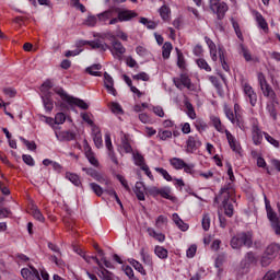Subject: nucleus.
<instances>
[{
    "label": "nucleus",
    "mask_w": 280,
    "mask_h": 280,
    "mask_svg": "<svg viewBox=\"0 0 280 280\" xmlns=\"http://www.w3.org/2000/svg\"><path fill=\"white\" fill-rule=\"evenodd\" d=\"M230 246L236 250H240L242 246L250 248L253 246V232L247 231L237 233L231 238Z\"/></svg>",
    "instance_id": "1"
},
{
    "label": "nucleus",
    "mask_w": 280,
    "mask_h": 280,
    "mask_svg": "<svg viewBox=\"0 0 280 280\" xmlns=\"http://www.w3.org/2000/svg\"><path fill=\"white\" fill-rule=\"evenodd\" d=\"M54 92L61 97L63 102H67L70 106H78L82 110H89V104L84 102L82 98L73 97L66 93V91L62 88H55Z\"/></svg>",
    "instance_id": "2"
},
{
    "label": "nucleus",
    "mask_w": 280,
    "mask_h": 280,
    "mask_svg": "<svg viewBox=\"0 0 280 280\" xmlns=\"http://www.w3.org/2000/svg\"><path fill=\"white\" fill-rule=\"evenodd\" d=\"M237 110H240V105L235 104L234 105V113L233 114V109L229 108V106H224V113L228 117V119L231 120V124H234V126H237L238 128H243L244 127V119L242 118V115H240L237 113Z\"/></svg>",
    "instance_id": "3"
},
{
    "label": "nucleus",
    "mask_w": 280,
    "mask_h": 280,
    "mask_svg": "<svg viewBox=\"0 0 280 280\" xmlns=\"http://www.w3.org/2000/svg\"><path fill=\"white\" fill-rule=\"evenodd\" d=\"M258 82L265 97H269V100H272V102H275V100H277V93H275V90H272V86L268 84V81L266 80V75H264V73L261 72L258 73Z\"/></svg>",
    "instance_id": "4"
},
{
    "label": "nucleus",
    "mask_w": 280,
    "mask_h": 280,
    "mask_svg": "<svg viewBox=\"0 0 280 280\" xmlns=\"http://www.w3.org/2000/svg\"><path fill=\"white\" fill-rule=\"evenodd\" d=\"M210 1V10L214 12L219 19V21H222L224 19L226 12L229 11V5L226 3L222 2L220 3V0H209Z\"/></svg>",
    "instance_id": "5"
},
{
    "label": "nucleus",
    "mask_w": 280,
    "mask_h": 280,
    "mask_svg": "<svg viewBox=\"0 0 280 280\" xmlns=\"http://www.w3.org/2000/svg\"><path fill=\"white\" fill-rule=\"evenodd\" d=\"M230 189H231L230 186L223 187V188H221L220 194L221 195L226 194L222 201L224 213H225V215H228V218H233L234 209H233L232 203H229V199L231 198Z\"/></svg>",
    "instance_id": "6"
},
{
    "label": "nucleus",
    "mask_w": 280,
    "mask_h": 280,
    "mask_svg": "<svg viewBox=\"0 0 280 280\" xmlns=\"http://www.w3.org/2000/svg\"><path fill=\"white\" fill-rule=\"evenodd\" d=\"M84 45H90L92 49H100L101 51H107L108 49H110V46H108L106 43L100 39H96L93 42H89V40L77 42V47H84Z\"/></svg>",
    "instance_id": "7"
},
{
    "label": "nucleus",
    "mask_w": 280,
    "mask_h": 280,
    "mask_svg": "<svg viewBox=\"0 0 280 280\" xmlns=\"http://www.w3.org/2000/svg\"><path fill=\"white\" fill-rule=\"evenodd\" d=\"M267 218L271 222V229L278 237H280V221L277 217V212L272 208L267 210Z\"/></svg>",
    "instance_id": "8"
},
{
    "label": "nucleus",
    "mask_w": 280,
    "mask_h": 280,
    "mask_svg": "<svg viewBox=\"0 0 280 280\" xmlns=\"http://www.w3.org/2000/svg\"><path fill=\"white\" fill-rule=\"evenodd\" d=\"M200 145H202V142H200L198 136H189L186 141V152H188V154H194Z\"/></svg>",
    "instance_id": "9"
},
{
    "label": "nucleus",
    "mask_w": 280,
    "mask_h": 280,
    "mask_svg": "<svg viewBox=\"0 0 280 280\" xmlns=\"http://www.w3.org/2000/svg\"><path fill=\"white\" fill-rule=\"evenodd\" d=\"M252 141L254 145H261V142L264 141V131H261L257 124L252 126Z\"/></svg>",
    "instance_id": "10"
},
{
    "label": "nucleus",
    "mask_w": 280,
    "mask_h": 280,
    "mask_svg": "<svg viewBox=\"0 0 280 280\" xmlns=\"http://www.w3.org/2000/svg\"><path fill=\"white\" fill-rule=\"evenodd\" d=\"M243 91L246 97L248 98L250 106H257V93H255L253 86H250V84L248 83H244Z\"/></svg>",
    "instance_id": "11"
},
{
    "label": "nucleus",
    "mask_w": 280,
    "mask_h": 280,
    "mask_svg": "<svg viewBox=\"0 0 280 280\" xmlns=\"http://www.w3.org/2000/svg\"><path fill=\"white\" fill-rule=\"evenodd\" d=\"M116 12L119 16L120 23H124L125 21H132V19H137L138 16L137 12L132 10L116 9Z\"/></svg>",
    "instance_id": "12"
},
{
    "label": "nucleus",
    "mask_w": 280,
    "mask_h": 280,
    "mask_svg": "<svg viewBox=\"0 0 280 280\" xmlns=\"http://www.w3.org/2000/svg\"><path fill=\"white\" fill-rule=\"evenodd\" d=\"M108 49L112 51L114 50L116 52V56H118V58H121V56L126 54V47H124L121 42H119L115 36H112V47L109 46Z\"/></svg>",
    "instance_id": "13"
},
{
    "label": "nucleus",
    "mask_w": 280,
    "mask_h": 280,
    "mask_svg": "<svg viewBox=\"0 0 280 280\" xmlns=\"http://www.w3.org/2000/svg\"><path fill=\"white\" fill-rule=\"evenodd\" d=\"M104 86L105 89H107V92L110 93V95L117 97V90H115V81L113 80V77L108 74V72L104 73Z\"/></svg>",
    "instance_id": "14"
},
{
    "label": "nucleus",
    "mask_w": 280,
    "mask_h": 280,
    "mask_svg": "<svg viewBox=\"0 0 280 280\" xmlns=\"http://www.w3.org/2000/svg\"><path fill=\"white\" fill-rule=\"evenodd\" d=\"M147 190H148V187H145V184H143V182L136 183L133 192L136 194L138 200H145Z\"/></svg>",
    "instance_id": "15"
},
{
    "label": "nucleus",
    "mask_w": 280,
    "mask_h": 280,
    "mask_svg": "<svg viewBox=\"0 0 280 280\" xmlns=\"http://www.w3.org/2000/svg\"><path fill=\"white\" fill-rule=\"evenodd\" d=\"M44 108L47 113H51L54 110V100L51 98V93L47 92V94L42 95Z\"/></svg>",
    "instance_id": "16"
},
{
    "label": "nucleus",
    "mask_w": 280,
    "mask_h": 280,
    "mask_svg": "<svg viewBox=\"0 0 280 280\" xmlns=\"http://www.w3.org/2000/svg\"><path fill=\"white\" fill-rule=\"evenodd\" d=\"M280 246L277 243L270 244L265 252V255L270 257V259H275L277 255H279Z\"/></svg>",
    "instance_id": "17"
},
{
    "label": "nucleus",
    "mask_w": 280,
    "mask_h": 280,
    "mask_svg": "<svg viewBox=\"0 0 280 280\" xmlns=\"http://www.w3.org/2000/svg\"><path fill=\"white\" fill-rule=\"evenodd\" d=\"M102 69V65L100 63H94L91 67H88L85 69L86 73L90 75L102 78V72L100 71Z\"/></svg>",
    "instance_id": "18"
},
{
    "label": "nucleus",
    "mask_w": 280,
    "mask_h": 280,
    "mask_svg": "<svg viewBox=\"0 0 280 280\" xmlns=\"http://www.w3.org/2000/svg\"><path fill=\"white\" fill-rule=\"evenodd\" d=\"M66 178L72 183L75 187H80L82 185V180L80 179V176L75 173H66Z\"/></svg>",
    "instance_id": "19"
},
{
    "label": "nucleus",
    "mask_w": 280,
    "mask_h": 280,
    "mask_svg": "<svg viewBox=\"0 0 280 280\" xmlns=\"http://www.w3.org/2000/svg\"><path fill=\"white\" fill-rule=\"evenodd\" d=\"M147 233L150 235V237H153V240H156L158 242H165V234L158 233L154 229L148 228Z\"/></svg>",
    "instance_id": "20"
},
{
    "label": "nucleus",
    "mask_w": 280,
    "mask_h": 280,
    "mask_svg": "<svg viewBox=\"0 0 280 280\" xmlns=\"http://www.w3.org/2000/svg\"><path fill=\"white\" fill-rule=\"evenodd\" d=\"M97 276L102 280H115V275L104 267L101 268V271L97 273Z\"/></svg>",
    "instance_id": "21"
},
{
    "label": "nucleus",
    "mask_w": 280,
    "mask_h": 280,
    "mask_svg": "<svg viewBox=\"0 0 280 280\" xmlns=\"http://www.w3.org/2000/svg\"><path fill=\"white\" fill-rule=\"evenodd\" d=\"M121 145L126 154H132V145H130V140H128V135L121 137Z\"/></svg>",
    "instance_id": "22"
},
{
    "label": "nucleus",
    "mask_w": 280,
    "mask_h": 280,
    "mask_svg": "<svg viewBox=\"0 0 280 280\" xmlns=\"http://www.w3.org/2000/svg\"><path fill=\"white\" fill-rule=\"evenodd\" d=\"M114 14H115V10L108 9L102 13H98L97 19L98 21L106 22L108 21V19H113Z\"/></svg>",
    "instance_id": "23"
},
{
    "label": "nucleus",
    "mask_w": 280,
    "mask_h": 280,
    "mask_svg": "<svg viewBox=\"0 0 280 280\" xmlns=\"http://www.w3.org/2000/svg\"><path fill=\"white\" fill-rule=\"evenodd\" d=\"M31 214L35 220H38V222H45V217L43 215L37 206L31 207Z\"/></svg>",
    "instance_id": "24"
},
{
    "label": "nucleus",
    "mask_w": 280,
    "mask_h": 280,
    "mask_svg": "<svg viewBox=\"0 0 280 280\" xmlns=\"http://www.w3.org/2000/svg\"><path fill=\"white\" fill-rule=\"evenodd\" d=\"M172 43L170 42H165L163 47H162V57L164 58V60H167L172 54Z\"/></svg>",
    "instance_id": "25"
},
{
    "label": "nucleus",
    "mask_w": 280,
    "mask_h": 280,
    "mask_svg": "<svg viewBox=\"0 0 280 280\" xmlns=\"http://www.w3.org/2000/svg\"><path fill=\"white\" fill-rule=\"evenodd\" d=\"M177 52V67L179 69L185 70L187 68V62L185 61V56L183 55V51L180 49L176 48Z\"/></svg>",
    "instance_id": "26"
},
{
    "label": "nucleus",
    "mask_w": 280,
    "mask_h": 280,
    "mask_svg": "<svg viewBox=\"0 0 280 280\" xmlns=\"http://www.w3.org/2000/svg\"><path fill=\"white\" fill-rule=\"evenodd\" d=\"M256 262H257V257H255V253L248 252L245 255V258L243 260V264H244L245 268L250 266V264H256Z\"/></svg>",
    "instance_id": "27"
},
{
    "label": "nucleus",
    "mask_w": 280,
    "mask_h": 280,
    "mask_svg": "<svg viewBox=\"0 0 280 280\" xmlns=\"http://www.w3.org/2000/svg\"><path fill=\"white\" fill-rule=\"evenodd\" d=\"M170 163L175 170H183L185 166V161L180 158H173L170 160Z\"/></svg>",
    "instance_id": "28"
},
{
    "label": "nucleus",
    "mask_w": 280,
    "mask_h": 280,
    "mask_svg": "<svg viewBox=\"0 0 280 280\" xmlns=\"http://www.w3.org/2000/svg\"><path fill=\"white\" fill-rule=\"evenodd\" d=\"M154 253L155 255L160 258V259H167V249L164 248L163 246H155L154 248Z\"/></svg>",
    "instance_id": "29"
},
{
    "label": "nucleus",
    "mask_w": 280,
    "mask_h": 280,
    "mask_svg": "<svg viewBox=\"0 0 280 280\" xmlns=\"http://www.w3.org/2000/svg\"><path fill=\"white\" fill-rule=\"evenodd\" d=\"M59 137H61V141H73V140H75V132H73V131H61L59 133Z\"/></svg>",
    "instance_id": "30"
},
{
    "label": "nucleus",
    "mask_w": 280,
    "mask_h": 280,
    "mask_svg": "<svg viewBox=\"0 0 280 280\" xmlns=\"http://www.w3.org/2000/svg\"><path fill=\"white\" fill-rule=\"evenodd\" d=\"M256 21L261 30L266 32L268 30V22H266V19H264V15L261 13L256 12Z\"/></svg>",
    "instance_id": "31"
},
{
    "label": "nucleus",
    "mask_w": 280,
    "mask_h": 280,
    "mask_svg": "<svg viewBox=\"0 0 280 280\" xmlns=\"http://www.w3.org/2000/svg\"><path fill=\"white\" fill-rule=\"evenodd\" d=\"M179 80L182 81L183 86L188 89V91H191V79H189V75H187V73H182Z\"/></svg>",
    "instance_id": "32"
},
{
    "label": "nucleus",
    "mask_w": 280,
    "mask_h": 280,
    "mask_svg": "<svg viewBox=\"0 0 280 280\" xmlns=\"http://www.w3.org/2000/svg\"><path fill=\"white\" fill-rule=\"evenodd\" d=\"M231 23L237 38H240V40H244V35L242 34V30L240 28V23H237V21H235V19L233 18L231 19Z\"/></svg>",
    "instance_id": "33"
},
{
    "label": "nucleus",
    "mask_w": 280,
    "mask_h": 280,
    "mask_svg": "<svg viewBox=\"0 0 280 280\" xmlns=\"http://www.w3.org/2000/svg\"><path fill=\"white\" fill-rule=\"evenodd\" d=\"M212 121V126L215 128L218 132H222L224 128L222 127V120H220V117L211 116L210 117Z\"/></svg>",
    "instance_id": "34"
},
{
    "label": "nucleus",
    "mask_w": 280,
    "mask_h": 280,
    "mask_svg": "<svg viewBox=\"0 0 280 280\" xmlns=\"http://www.w3.org/2000/svg\"><path fill=\"white\" fill-rule=\"evenodd\" d=\"M129 264H131V266L135 268V270L140 272V275H143V276L147 275L145 269L143 268V265H141V262H139L138 260L131 259L129 261Z\"/></svg>",
    "instance_id": "35"
},
{
    "label": "nucleus",
    "mask_w": 280,
    "mask_h": 280,
    "mask_svg": "<svg viewBox=\"0 0 280 280\" xmlns=\"http://www.w3.org/2000/svg\"><path fill=\"white\" fill-rule=\"evenodd\" d=\"M219 58L221 62V67L224 71H231L229 63H226V59L224 58V51L222 48H219Z\"/></svg>",
    "instance_id": "36"
},
{
    "label": "nucleus",
    "mask_w": 280,
    "mask_h": 280,
    "mask_svg": "<svg viewBox=\"0 0 280 280\" xmlns=\"http://www.w3.org/2000/svg\"><path fill=\"white\" fill-rule=\"evenodd\" d=\"M267 110L273 121H277V106L275 105V102L267 104Z\"/></svg>",
    "instance_id": "37"
},
{
    "label": "nucleus",
    "mask_w": 280,
    "mask_h": 280,
    "mask_svg": "<svg viewBox=\"0 0 280 280\" xmlns=\"http://www.w3.org/2000/svg\"><path fill=\"white\" fill-rule=\"evenodd\" d=\"M109 108L112 113H115L116 115H124V109L121 108V105H119V103L112 102L109 104Z\"/></svg>",
    "instance_id": "38"
},
{
    "label": "nucleus",
    "mask_w": 280,
    "mask_h": 280,
    "mask_svg": "<svg viewBox=\"0 0 280 280\" xmlns=\"http://www.w3.org/2000/svg\"><path fill=\"white\" fill-rule=\"evenodd\" d=\"M185 107L187 108V115L190 119H196V110L194 109V105L189 101L185 102Z\"/></svg>",
    "instance_id": "39"
},
{
    "label": "nucleus",
    "mask_w": 280,
    "mask_h": 280,
    "mask_svg": "<svg viewBox=\"0 0 280 280\" xmlns=\"http://www.w3.org/2000/svg\"><path fill=\"white\" fill-rule=\"evenodd\" d=\"M201 225L203 231H209V229H211V217H209V214H203Z\"/></svg>",
    "instance_id": "40"
},
{
    "label": "nucleus",
    "mask_w": 280,
    "mask_h": 280,
    "mask_svg": "<svg viewBox=\"0 0 280 280\" xmlns=\"http://www.w3.org/2000/svg\"><path fill=\"white\" fill-rule=\"evenodd\" d=\"M49 89H54V83L50 80H46L42 84V93H43V95H47V93H51V92H49Z\"/></svg>",
    "instance_id": "41"
},
{
    "label": "nucleus",
    "mask_w": 280,
    "mask_h": 280,
    "mask_svg": "<svg viewBox=\"0 0 280 280\" xmlns=\"http://www.w3.org/2000/svg\"><path fill=\"white\" fill-rule=\"evenodd\" d=\"M93 141L96 148H102L103 145V140H102V132L97 131L93 135Z\"/></svg>",
    "instance_id": "42"
},
{
    "label": "nucleus",
    "mask_w": 280,
    "mask_h": 280,
    "mask_svg": "<svg viewBox=\"0 0 280 280\" xmlns=\"http://www.w3.org/2000/svg\"><path fill=\"white\" fill-rule=\"evenodd\" d=\"M90 187L92 191H94L95 195L98 197H102V195L104 194V188H102V186L97 185L96 183H91Z\"/></svg>",
    "instance_id": "43"
},
{
    "label": "nucleus",
    "mask_w": 280,
    "mask_h": 280,
    "mask_svg": "<svg viewBox=\"0 0 280 280\" xmlns=\"http://www.w3.org/2000/svg\"><path fill=\"white\" fill-rule=\"evenodd\" d=\"M197 65L200 69H203L205 71H211V66H209L207 60H205L203 58L197 59Z\"/></svg>",
    "instance_id": "44"
},
{
    "label": "nucleus",
    "mask_w": 280,
    "mask_h": 280,
    "mask_svg": "<svg viewBox=\"0 0 280 280\" xmlns=\"http://www.w3.org/2000/svg\"><path fill=\"white\" fill-rule=\"evenodd\" d=\"M140 255H141L142 261L144 264H147L148 266H150V264H152V258L150 257V254L145 253V248H143V247L141 248Z\"/></svg>",
    "instance_id": "45"
},
{
    "label": "nucleus",
    "mask_w": 280,
    "mask_h": 280,
    "mask_svg": "<svg viewBox=\"0 0 280 280\" xmlns=\"http://www.w3.org/2000/svg\"><path fill=\"white\" fill-rule=\"evenodd\" d=\"M155 172H158V174H161L165 180L172 182V175H170V173L165 168L155 167Z\"/></svg>",
    "instance_id": "46"
},
{
    "label": "nucleus",
    "mask_w": 280,
    "mask_h": 280,
    "mask_svg": "<svg viewBox=\"0 0 280 280\" xmlns=\"http://www.w3.org/2000/svg\"><path fill=\"white\" fill-rule=\"evenodd\" d=\"M132 80H142V82H149L150 81V75L145 72H140L138 74L132 75Z\"/></svg>",
    "instance_id": "47"
},
{
    "label": "nucleus",
    "mask_w": 280,
    "mask_h": 280,
    "mask_svg": "<svg viewBox=\"0 0 280 280\" xmlns=\"http://www.w3.org/2000/svg\"><path fill=\"white\" fill-rule=\"evenodd\" d=\"M160 16L163 19V21H167L170 19V9L167 5L160 8Z\"/></svg>",
    "instance_id": "48"
},
{
    "label": "nucleus",
    "mask_w": 280,
    "mask_h": 280,
    "mask_svg": "<svg viewBox=\"0 0 280 280\" xmlns=\"http://www.w3.org/2000/svg\"><path fill=\"white\" fill-rule=\"evenodd\" d=\"M161 189L156 188V186H152L147 188V196H152L153 198H156V196H160Z\"/></svg>",
    "instance_id": "49"
},
{
    "label": "nucleus",
    "mask_w": 280,
    "mask_h": 280,
    "mask_svg": "<svg viewBox=\"0 0 280 280\" xmlns=\"http://www.w3.org/2000/svg\"><path fill=\"white\" fill-rule=\"evenodd\" d=\"M264 137L268 143L273 145V148H279L280 143L277 139L272 138V136H269L268 132H264Z\"/></svg>",
    "instance_id": "50"
},
{
    "label": "nucleus",
    "mask_w": 280,
    "mask_h": 280,
    "mask_svg": "<svg viewBox=\"0 0 280 280\" xmlns=\"http://www.w3.org/2000/svg\"><path fill=\"white\" fill-rule=\"evenodd\" d=\"M20 141L26 145L27 150H36V142L28 141L27 139L20 137Z\"/></svg>",
    "instance_id": "51"
},
{
    "label": "nucleus",
    "mask_w": 280,
    "mask_h": 280,
    "mask_svg": "<svg viewBox=\"0 0 280 280\" xmlns=\"http://www.w3.org/2000/svg\"><path fill=\"white\" fill-rule=\"evenodd\" d=\"M241 50L243 54V58H245L246 62H250L253 60V56L250 55V51L244 47L243 44H241Z\"/></svg>",
    "instance_id": "52"
},
{
    "label": "nucleus",
    "mask_w": 280,
    "mask_h": 280,
    "mask_svg": "<svg viewBox=\"0 0 280 280\" xmlns=\"http://www.w3.org/2000/svg\"><path fill=\"white\" fill-rule=\"evenodd\" d=\"M133 159L136 161V165L139 167H143V165H145V159L140 153L135 154Z\"/></svg>",
    "instance_id": "53"
},
{
    "label": "nucleus",
    "mask_w": 280,
    "mask_h": 280,
    "mask_svg": "<svg viewBox=\"0 0 280 280\" xmlns=\"http://www.w3.org/2000/svg\"><path fill=\"white\" fill-rule=\"evenodd\" d=\"M21 275H22L23 279H25V280H34V275H32V270H30L27 268H23L21 270Z\"/></svg>",
    "instance_id": "54"
},
{
    "label": "nucleus",
    "mask_w": 280,
    "mask_h": 280,
    "mask_svg": "<svg viewBox=\"0 0 280 280\" xmlns=\"http://www.w3.org/2000/svg\"><path fill=\"white\" fill-rule=\"evenodd\" d=\"M94 180H97V183H104L106 187H110V180L104 177V175L97 173L96 176L94 177Z\"/></svg>",
    "instance_id": "55"
},
{
    "label": "nucleus",
    "mask_w": 280,
    "mask_h": 280,
    "mask_svg": "<svg viewBox=\"0 0 280 280\" xmlns=\"http://www.w3.org/2000/svg\"><path fill=\"white\" fill-rule=\"evenodd\" d=\"M158 137H160L162 141H167V139H172V131L170 130L159 131Z\"/></svg>",
    "instance_id": "56"
},
{
    "label": "nucleus",
    "mask_w": 280,
    "mask_h": 280,
    "mask_svg": "<svg viewBox=\"0 0 280 280\" xmlns=\"http://www.w3.org/2000/svg\"><path fill=\"white\" fill-rule=\"evenodd\" d=\"M124 270H125V275H127V277L130 280H139L137 279V277H135V270H132V267L126 266Z\"/></svg>",
    "instance_id": "57"
},
{
    "label": "nucleus",
    "mask_w": 280,
    "mask_h": 280,
    "mask_svg": "<svg viewBox=\"0 0 280 280\" xmlns=\"http://www.w3.org/2000/svg\"><path fill=\"white\" fill-rule=\"evenodd\" d=\"M65 121H67V116H65V113L56 114V116H55V124L60 126V124H63Z\"/></svg>",
    "instance_id": "58"
},
{
    "label": "nucleus",
    "mask_w": 280,
    "mask_h": 280,
    "mask_svg": "<svg viewBox=\"0 0 280 280\" xmlns=\"http://www.w3.org/2000/svg\"><path fill=\"white\" fill-rule=\"evenodd\" d=\"M85 25L89 27H95V25H97V18L94 15H89L85 21Z\"/></svg>",
    "instance_id": "59"
},
{
    "label": "nucleus",
    "mask_w": 280,
    "mask_h": 280,
    "mask_svg": "<svg viewBox=\"0 0 280 280\" xmlns=\"http://www.w3.org/2000/svg\"><path fill=\"white\" fill-rule=\"evenodd\" d=\"M22 160L26 165H30V167H34V158L32 155L23 154Z\"/></svg>",
    "instance_id": "60"
},
{
    "label": "nucleus",
    "mask_w": 280,
    "mask_h": 280,
    "mask_svg": "<svg viewBox=\"0 0 280 280\" xmlns=\"http://www.w3.org/2000/svg\"><path fill=\"white\" fill-rule=\"evenodd\" d=\"M117 179L122 185V187L126 189V191H131L130 186L128 185V180L121 175H117Z\"/></svg>",
    "instance_id": "61"
},
{
    "label": "nucleus",
    "mask_w": 280,
    "mask_h": 280,
    "mask_svg": "<svg viewBox=\"0 0 280 280\" xmlns=\"http://www.w3.org/2000/svg\"><path fill=\"white\" fill-rule=\"evenodd\" d=\"M171 192H172V190L170 188H162L160 190V196L162 198H165L166 200H172V197L170 196Z\"/></svg>",
    "instance_id": "62"
},
{
    "label": "nucleus",
    "mask_w": 280,
    "mask_h": 280,
    "mask_svg": "<svg viewBox=\"0 0 280 280\" xmlns=\"http://www.w3.org/2000/svg\"><path fill=\"white\" fill-rule=\"evenodd\" d=\"M166 222H167V218H165L164 215H159L155 221V226L158 229H161V226H163V224H165Z\"/></svg>",
    "instance_id": "63"
},
{
    "label": "nucleus",
    "mask_w": 280,
    "mask_h": 280,
    "mask_svg": "<svg viewBox=\"0 0 280 280\" xmlns=\"http://www.w3.org/2000/svg\"><path fill=\"white\" fill-rule=\"evenodd\" d=\"M3 93L4 95H7L8 97H15L16 96V90L12 89V88H5L3 89Z\"/></svg>",
    "instance_id": "64"
}]
</instances>
